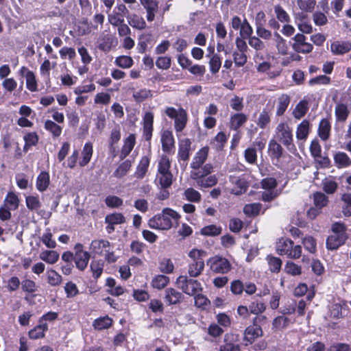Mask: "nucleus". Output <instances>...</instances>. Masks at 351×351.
Masks as SVG:
<instances>
[{"mask_svg":"<svg viewBox=\"0 0 351 351\" xmlns=\"http://www.w3.org/2000/svg\"><path fill=\"white\" fill-rule=\"evenodd\" d=\"M180 215L174 210L165 208L161 213L157 214L148 221L150 228L159 230H168L171 229L174 223H178Z\"/></svg>","mask_w":351,"mask_h":351,"instance_id":"obj_1","label":"nucleus"},{"mask_svg":"<svg viewBox=\"0 0 351 351\" xmlns=\"http://www.w3.org/2000/svg\"><path fill=\"white\" fill-rule=\"evenodd\" d=\"M208 147H204L196 152L190 164V167L193 169L190 174L192 179L207 176L212 173L213 167L211 164L207 163L203 165L208 158Z\"/></svg>","mask_w":351,"mask_h":351,"instance_id":"obj_2","label":"nucleus"},{"mask_svg":"<svg viewBox=\"0 0 351 351\" xmlns=\"http://www.w3.org/2000/svg\"><path fill=\"white\" fill-rule=\"evenodd\" d=\"M165 113L169 119L173 120L174 130L178 136V134L185 129L189 121L186 110L182 107L175 108L167 106L165 109Z\"/></svg>","mask_w":351,"mask_h":351,"instance_id":"obj_3","label":"nucleus"},{"mask_svg":"<svg viewBox=\"0 0 351 351\" xmlns=\"http://www.w3.org/2000/svg\"><path fill=\"white\" fill-rule=\"evenodd\" d=\"M206 252L202 250L193 249L189 253V257L191 261L189 264L188 273L192 278L199 276L204 269V256Z\"/></svg>","mask_w":351,"mask_h":351,"instance_id":"obj_4","label":"nucleus"},{"mask_svg":"<svg viewBox=\"0 0 351 351\" xmlns=\"http://www.w3.org/2000/svg\"><path fill=\"white\" fill-rule=\"evenodd\" d=\"M276 251L280 255H285L289 258L298 259L302 255V247L300 245H294L289 239L281 238L276 243Z\"/></svg>","mask_w":351,"mask_h":351,"instance_id":"obj_5","label":"nucleus"},{"mask_svg":"<svg viewBox=\"0 0 351 351\" xmlns=\"http://www.w3.org/2000/svg\"><path fill=\"white\" fill-rule=\"evenodd\" d=\"M275 133L276 138L289 151L293 152L296 150L293 143L292 130L287 123H280L276 128Z\"/></svg>","mask_w":351,"mask_h":351,"instance_id":"obj_6","label":"nucleus"},{"mask_svg":"<svg viewBox=\"0 0 351 351\" xmlns=\"http://www.w3.org/2000/svg\"><path fill=\"white\" fill-rule=\"evenodd\" d=\"M179 289L189 295H195L202 291V285L197 280L189 278L186 276H180L176 280Z\"/></svg>","mask_w":351,"mask_h":351,"instance_id":"obj_7","label":"nucleus"},{"mask_svg":"<svg viewBox=\"0 0 351 351\" xmlns=\"http://www.w3.org/2000/svg\"><path fill=\"white\" fill-rule=\"evenodd\" d=\"M129 14L130 12L126 5L124 3H118L113 10L108 13V20L112 26H117L124 22L125 17L128 19Z\"/></svg>","mask_w":351,"mask_h":351,"instance_id":"obj_8","label":"nucleus"},{"mask_svg":"<svg viewBox=\"0 0 351 351\" xmlns=\"http://www.w3.org/2000/svg\"><path fill=\"white\" fill-rule=\"evenodd\" d=\"M207 265L213 272L218 274H226L231 269L230 263L226 258L217 256L210 258Z\"/></svg>","mask_w":351,"mask_h":351,"instance_id":"obj_9","label":"nucleus"},{"mask_svg":"<svg viewBox=\"0 0 351 351\" xmlns=\"http://www.w3.org/2000/svg\"><path fill=\"white\" fill-rule=\"evenodd\" d=\"M265 319V316L256 317L254 319V324L248 326L244 332V340L246 342L252 343L257 337L262 336V328L256 323L258 321Z\"/></svg>","mask_w":351,"mask_h":351,"instance_id":"obj_10","label":"nucleus"},{"mask_svg":"<svg viewBox=\"0 0 351 351\" xmlns=\"http://www.w3.org/2000/svg\"><path fill=\"white\" fill-rule=\"evenodd\" d=\"M293 49L297 53H308L313 50V45L306 42V37L302 34H297L293 38Z\"/></svg>","mask_w":351,"mask_h":351,"instance_id":"obj_11","label":"nucleus"},{"mask_svg":"<svg viewBox=\"0 0 351 351\" xmlns=\"http://www.w3.org/2000/svg\"><path fill=\"white\" fill-rule=\"evenodd\" d=\"M154 113L146 112L143 117V137L149 142L154 130Z\"/></svg>","mask_w":351,"mask_h":351,"instance_id":"obj_12","label":"nucleus"},{"mask_svg":"<svg viewBox=\"0 0 351 351\" xmlns=\"http://www.w3.org/2000/svg\"><path fill=\"white\" fill-rule=\"evenodd\" d=\"M113 249L110 243L104 239L93 240L90 245V250L92 252L103 256L108 250Z\"/></svg>","mask_w":351,"mask_h":351,"instance_id":"obj_13","label":"nucleus"},{"mask_svg":"<svg viewBox=\"0 0 351 351\" xmlns=\"http://www.w3.org/2000/svg\"><path fill=\"white\" fill-rule=\"evenodd\" d=\"M162 149L164 152L171 153L175 148L173 132L169 130L162 131L160 138Z\"/></svg>","mask_w":351,"mask_h":351,"instance_id":"obj_14","label":"nucleus"},{"mask_svg":"<svg viewBox=\"0 0 351 351\" xmlns=\"http://www.w3.org/2000/svg\"><path fill=\"white\" fill-rule=\"evenodd\" d=\"M331 52L336 56H340L351 51V41L336 40L330 45Z\"/></svg>","mask_w":351,"mask_h":351,"instance_id":"obj_15","label":"nucleus"},{"mask_svg":"<svg viewBox=\"0 0 351 351\" xmlns=\"http://www.w3.org/2000/svg\"><path fill=\"white\" fill-rule=\"evenodd\" d=\"M141 3L145 9L147 21L152 22L155 19L156 14L158 10V3L156 0H140Z\"/></svg>","mask_w":351,"mask_h":351,"instance_id":"obj_16","label":"nucleus"},{"mask_svg":"<svg viewBox=\"0 0 351 351\" xmlns=\"http://www.w3.org/2000/svg\"><path fill=\"white\" fill-rule=\"evenodd\" d=\"M348 239L347 234H330L326 240V247L328 250H337L339 247L342 245Z\"/></svg>","mask_w":351,"mask_h":351,"instance_id":"obj_17","label":"nucleus"},{"mask_svg":"<svg viewBox=\"0 0 351 351\" xmlns=\"http://www.w3.org/2000/svg\"><path fill=\"white\" fill-rule=\"evenodd\" d=\"M331 124L328 119H322L318 125L317 134L320 139L326 141L330 138Z\"/></svg>","mask_w":351,"mask_h":351,"instance_id":"obj_18","label":"nucleus"},{"mask_svg":"<svg viewBox=\"0 0 351 351\" xmlns=\"http://www.w3.org/2000/svg\"><path fill=\"white\" fill-rule=\"evenodd\" d=\"M191 141L189 138H184L179 141L178 158L179 160L186 161L190 156Z\"/></svg>","mask_w":351,"mask_h":351,"instance_id":"obj_19","label":"nucleus"},{"mask_svg":"<svg viewBox=\"0 0 351 351\" xmlns=\"http://www.w3.org/2000/svg\"><path fill=\"white\" fill-rule=\"evenodd\" d=\"M184 298L182 293L173 288H168L165 290V300L169 305L180 303Z\"/></svg>","mask_w":351,"mask_h":351,"instance_id":"obj_20","label":"nucleus"},{"mask_svg":"<svg viewBox=\"0 0 351 351\" xmlns=\"http://www.w3.org/2000/svg\"><path fill=\"white\" fill-rule=\"evenodd\" d=\"M247 116L244 113H235L230 116V128L232 130L238 131L239 129L247 122Z\"/></svg>","mask_w":351,"mask_h":351,"instance_id":"obj_21","label":"nucleus"},{"mask_svg":"<svg viewBox=\"0 0 351 351\" xmlns=\"http://www.w3.org/2000/svg\"><path fill=\"white\" fill-rule=\"evenodd\" d=\"M311 131V123L307 119L303 120L296 128V138L300 141H306Z\"/></svg>","mask_w":351,"mask_h":351,"instance_id":"obj_22","label":"nucleus"},{"mask_svg":"<svg viewBox=\"0 0 351 351\" xmlns=\"http://www.w3.org/2000/svg\"><path fill=\"white\" fill-rule=\"evenodd\" d=\"M230 180L232 184H235L232 193L235 195H241L246 191L248 188V182L244 178H236L231 176Z\"/></svg>","mask_w":351,"mask_h":351,"instance_id":"obj_23","label":"nucleus"},{"mask_svg":"<svg viewBox=\"0 0 351 351\" xmlns=\"http://www.w3.org/2000/svg\"><path fill=\"white\" fill-rule=\"evenodd\" d=\"M136 144L135 135L133 134H130L125 140L124 144L122 147L120 157L121 159L128 156L133 149Z\"/></svg>","mask_w":351,"mask_h":351,"instance_id":"obj_24","label":"nucleus"},{"mask_svg":"<svg viewBox=\"0 0 351 351\" xmlns=\"http://www.w3.org/2000/svg\"><path fill=\"white\" fill-rule=\"evenodd\" d=\"M291 102L290 97L287 94L281 95L277 101L276 112L278 117L283 115Z\"/></svg>","mask_w":351,"mask_h":351,"instance_id":"obj_25","label":"nucleus"},{"mask_svg":"<svg viewBox=\"0 0 351 351\" xmlns=\"http://www.w3.org/2000/svg\"><path fill=\"white\" fill-rule=\"evenodd\" d=\"M349 110L346 104L338 103L335 106V115L336 121L345 122L349 115Z\"/></svg>","mask_w":351,"mask_h":351,"instance_id":"obj_26","label":"nucleus"},{"mask_svg":"<svg viewBox=\"0 0 351 351\" xmlns=\"http://www.w3.org/2000/svg\"><path fill=\"white\" fill-rule=\"evenodd\" d=\"M128 23L133 28L138 30H143L146 28V22L144 19L137 14H129L128 16Z\"/></svg>","mask_w":351,"mask_h":351,"instance_id":"obj_27","label":"nucleus"},{"mask_svg":"<svg viewBox=\"0 0 351 351\" xmlns=\"http://www.w3.org/2000/svg\"><path fill=\"white\" fill-rule=\"evenodd\" d=\"M48 330L47 324H40L36 326L28 332V336L31 339H38L45 337V332Z\"/></svg>","mask_w":351,"mask_h":351,"instance_id":"obj_28","label":"nucleus"},{"mask_svg":"<svg viewBox=\"0 0 351 351\" xmlns=\"http://www.w3.org/2000/svg\"><path fill=\"white\" fill-rule=\"evenodd\" d=\"M149 165V158L147 156L141 158L135 171V176L137 178H143L147 172Z\"/></svg>","mask_w":351,"mask_h":351,"instance_id":"obj_29","label":"nucleus"},{"mask_svg":"<svg viewBox=\"0 0 351 351\" xmlns=\"http://www.w3.org/2000/svg\"><path fill=\"white\" fill-rule=\"evenodd\" d=\"M336 166L339 168H345L351 165V159L344 152H339L334 156Z\"/></svg>","mask_w":351,"mask_h":351,"instance_id":"obj_30","label":"nucleus"},{"mask_svg":"<svg viewBox=\"0 0 351 351\" xmlns=\"http://www.w3.org/2000/svg\"><path fill=\"white\" fill-rule=\"evenodd\" d=\"M59 254L55 250H45L40 253L39 258L48 264L53 265L59 259Z\"/></svg>","mask_w":351,"mask_h":351,"instance_id":"obj_31","label":"nucleus"},{"mask_svg":"<svg viewBox=\"0 0 351 351\" xmlns=\"http://www.w3.org/2000/svg\"><path fill=\"white\" fill-rule=\"evenodd\" d=\"M308 110V103L305 100L300 101L293 110L292 114L296 119H300L306 115Z\"/></svg>","mask_w":351,"mask_h":351,"instance_id":"obj_32","label":"nucleus"},{"mask_svg":"<svg viewBox=\"0 0 351 351\" xmlns=\"http://www.w3.org/2000/svg\"><path fill=\"white\" fill-rule=\"evenodd\" d=\"M112 324V319L106 315L95 319L93 323V326L95 330H101L109 328Z\"/></svg>","mask_w":351,"mask_h":351,"instance_id":"obj_33","label":"nucleus"},{"mask_svg":"<svg viewBox=\"0 0 351 351\" xmlns=\"http://www.w3.org/2000/svg\"><path fill=\"white\" fill-rule=\"evenodd\" d=\"M93 145L90 143H86L82 152V158L80 161L79 165L80 167L86 166L90 160L93 156Z\"/></svg>","mask_w":351,"mask_h":351,"instance_id":"obj_34","label":"nucleus"},{"mask_svg":"<svg viewBox=\"0 0 351 351\" xmlns=\"http://www.w3.org/2000/svg\"><path fill=\"white\" fill-rule=\"evenodd\" d=\"M19 205V199L18 196L13 192H9L3 202V206L8 207L12 210H15Z\"/></svg>","mask_w":351,"mask_h":351,"instance_id":"obj_35","label":"nucleus"},{"mask_svg":"<svg viewBox=\"0 0 351 351\" xmlns=\"http://www.w3.org/2000/svg\"><path fill=\"white\" fill-rule=\"evenodd\" d=\"M90 257L89 253L75 254L74 262L76 267L80 271H84L87 267Z\"/></svg>","mask_w":351,"mask_h":351,"instance_id":"obj_36","label":"nucleus"},{"mask_svg":"<svg viewBox=\"0 0 351 351\" xmlns=\"http://www.w3.org/2000/svg\"><path fill=\"white\" fill-rule=\"evenodd\" d=\"M49 184V175L45 171H42L36 180V188L40 191H45Z\"/></svg>","mask_w":351,"mask_h":351,"instance_id":"obj_37","label":"nucleus"},{"mask_svg":"<svg viewBox=\"0 0 351 351\" xmlns=\"http://www.w3.org/2000/svg\"><path fill=\"white\" fill-rule=\"evenodd\" d=\"M314 206L322 209L326 207L328 202V197L322 192H315L313 196Z\"/></svg>","mask_w":351,"mask_h":351,"instance_id":"obj_38","label":"nucleus"},{"mask_svg":"<svg viewBox=\"0 0 351 351\" xmlns=\"http://www.w3.org/2000/svg\"><path fill=\"white\" fill-rule=\"evenodd\" d=\"M271 121V113L267 109H263L258 118L256 121L257 125L261 128L265 129L270 123Z\"/></svg>","mask_w":351,"mask_h":351,"instance_id":"obj_39","label":"nucleus"},{"mask_svg":"<svg viewBox=\"0 0 351 351\" xmlns=\"http://www.w3.org/2000/svg\"><path fill=\"white\" fill-rule=\"evenodd\" d=\"M222 228L221 226L216 225H209L202 228L200 230L202 235L206 237H216L221 233Z\"/></svg>","mask_w":351,"mask_h":351,"instance_id":"obj_40","label":"nucleus"},{"mask_svg":"<svg viewBox=\"0 0 351 351\" xmlns=\"http://www.w3.org/2000/svg\"><path fill=\"white\" fill-rule=\"evenodd\" d=\"M266 260L269 269L271 272L278 273L280 271L282 262L280 258L269 255L267 256Z\"/></svg>","mask_w":351,"mask_h":351,"instance_id":"obj_41","label":"nucleus"},{"mask_svg":"<svg viewBox=\"0 0 351 351\" xmlns=\"http://www.w3.org/2000/svg\"><path fill=\"white\" fill-rule=\"evenodd\" d=\"M195 180H197V183L199 186L205 188L213 186L217 183V178L215 175L208 177L202 176Z\"/></svg>","mask_w":351,"mask_h":351,"instance_id":"obj_42","label":"nucleus"},{"mask_svg":"<svg viewBox=\"0 0 351 351\" xmlns=\"http://www.w3.org/2000/svg\"><path fill=\"white\" fill-rule=\"evenodd\" d=\"M47 282L53 287L58 286L62 281V276L53 269H49L46 272Z\"/></svg>","mask_w":351,"mask_h":351,"instance_id":"obj_43","label":"nucleus"},{"mask_svg":"<svg viewBox=\"0 0 351 351\" xmlns=\"http://www.w3.org/2000/svg\"><path fill=\"white\" fill-rule=\"evenodd\" d=\"M282 146L275 140H271L269 143V152L273 158H280L282 155Z\"/></svg>","mask_w":351,"mask_h":351,"instance_id":"obj_44","label":"nucleus"},{"mask_svg":"<svg viewBox=\"0 0 351 351\" xmlns=\"http://www.w3.org/2000/svg\"><path fill=\"white\" fill-rule=\"evenodd\" d=\"M275 43L278 51L281 55H286L288 53L289 47L286 40L278 34L275 33Z\"/></svg>","mask_w":351,"mask_h":351,"instance_id":"obj_45","label":"nucleus"},{"mask_svg":"<svg viewBox=\"0 0 351 351\" xmlns=\"http://www.w3.org/2000/svg\"><path fill=\"white\" fill-rule=\"evenodd\" d=\"M169 282V278L165 275H157L152 280V286L157 289H162Z\"/></svg>","mask_w":351,"mask_h":351,"instance_id":"obj_46","label":"nucleus"},{"mask_svg":"<svg viewBox=\"0 0 351 351\" xmlns=\"http://www.w3.org/2000/svg\"><path fill=\"white\" fill-rule=\"evenodd\" d=\"M343 202L342 213L345 217L351 216V193H344L341 195Z\"/></svg>","mask_w":351,"mask_h":351,"instance_id":"obj_47","label":"nucleus"},{"mask_svg":"<svg viewBox=\"0 0 351 351\" xmlns=\"http://www.w3.org/2000/svg\"><path fill=\"white\" fill-rule=\"evenodd\" d=\"M45 128L46 130L51 133L53 137H58L61 135L62 128L51 120H47L45 123Z\"/></svg>","mask_w":351,"mask_h":351,"instance_id":"obj_48","label":"nucleus"},{"mask_svg":"<svg viewBox=\"0 0 351 351\" xmlns=\"http://www.w3.org/2000/svg\"><path fill=\"white\" fill-rule=\"evenodd\" d=\"M53 234L50 228H47L45 232L40 237L41 241L48 248L53 249L56 247V242L53 239Z\"/></svg>","mask_w":351,"mask_h":351,"instance_id":"obj_49","label":"nucleus"},{"mask_svg":"<svg viewBox=\"0 0 351 351\" xmlns=\"http://www.w3.org/2000/svg\"><path fill=\"white\" fill-rule=\"evenodd\" d=\"M289 319L283 315L276 317L272 323V327L275 330H282L286 328L289 324Z\"/></svg>","mask_w":351,"mask_h":351,"instance_id":"obj_50","label":"nucleus"},{"mask_svg":"<svg viewBox=\"0 0 351 351\" xmlns=\"http://www.w3.org/2000/svg\"><path fill=\"white\" fill-rule=\"evenodd\" d=\"M266 309V306L264 302L259 300L252 301L249 304V310L250 313L254 315H259L263 313Z\"/></svg>","mask_w":351,"mask_h":351,"instance_id":"obj_51","label":"nucleus"},{"mask_svg":"<svg viewBox=\"0 0 351 351\" xmlns=\"http://www.w3.org/2000/svg\"><path fill=\"white\" fill-rule=\"evenodd\" d=\"M23 139L25 142L23 148L25 152H27L30 147L36 145L38 141V137L36 132L27 133L24 136Z\"/></svg>","mask_w":351,"mask_h":351,"instance_id":"obj_52","label":"nucleus"},{"mask_svg":"<svg viewBox=\"0 0 351 351\" xmlns=\"http://www.w3.org/2000/svg\"><path fill=\"white\" fill-rule=\"evenodd\" d=\"M114 62L116 65L123 69H129L134 64L132 58L128 56H120L117 57Z\"/></svg>","mask_w":351,"mask_h":351,"instance_id":"obj_53","label":"nucleus"},{"mask_svg":"<svg viewBox=\"0 0 351 351\" xmlns=\"http://www.w3.org/2000/svg\"><path fill=\"white\" fill-rule=\"evenodd\" d=\"M297 4L302 12H311L316 5V0H297Z\"/></svg>","mask_w":351,"mask_h":351,"instance_id":"obj_54","label":"nucleus"},{"mask_svg":"<svg viewBox=\"0 0 351 351\" xmlns=\"http://www.w3.org/2000/svg\"><path fill=\"white\" fill-rule=\"evenodd\" d=\"M131 167V162L127 160L123 162L114 171L113 175L114 177L121 178L123 177L128 172Z\"/></svg>","mask_w":351,"mask_h":351,"instance_id":"obj_55","label":"nucleus"},{"mask_svg":"<svg viewBox=\"0 0 351 351\" xmlns=\"http://www.w3.org/2000/svg\"><path fill=\"white\" fill-rule=\"evenodd\" d=\"M171 162L169 158L166 156H162L158 162V173H170Z\"/></svg>","mask_w":351,"mask_h":351,"instance_id":"obj_56","label":"nucleus"},{"mask_svg":"<svg viewBox=\"0 0 351 351\" xmlns=\"http://www.w3.org/2000/svg\"><path fill=\"white\" fill-rule=\"evenodd\" d=\"M159 269L165 274H171L173 271L174 265L169 258L162 259L159 264Z\"/></svg>","mask_w":351,"mask_h":351,"instance_id":"obj_57","label":"nucleus"},{"mask_svg":"<svg viewBox=\"0 0 351 351\" xmlns=\"http://www.w3.org/2000/svg\"><path fill=\"white\" fill-rule=\"evenodd\" d=\"M108 224H121L125 222V217L121 213L108 215L105 219Z\"/></svg>","mask_w":351,"mask_h":351,"instance_id":"obj_58","label":"nucleus"},{"mask_svg":"<svg viewBox=\"0 0 351 351\" xmlns=\"http://www.w3.org/2000/svg\"><path fill=\"white\" fill-rule=\"evenodd\" d=\"M274 12L277 19L280 22L289 23L290 21V17L288 13L280 5H277L274 7Z\"/></svg>","mask_w":351,"mask_h":351,"instance_id":"obj_59","label":"nucleus"},{"mask_svg":"<svg viewBox=\"0 0 351 351\" xmlns=\"http://www.w3.org/2000/svg\"><path fill=\"white\" fill-rule=\"evenodd\" d=\"M90 267L94 278L97 279L101 276L104 269L103 263L98 261H93L90 263Z\"/></svg>","mask_w":351,"mask_h":351,"instance_id":"obj_60","label":"nucleus"},{"mask_svg":"<svg viewBox=\"0 0 351 351\" xmlns=\"http://www.w3.org/2000/svg\"><path fill=\"white\" fill-rule=\"evenodd\" d=\"M302 244L304 248L310 253H315L317 249V243L315 239L312 237H306L302 240Z\"/></svg>","mask_w":351,"mask_h":351,"instance_id":"obj_61","label":"nucleus"},{"mask_svg":"<svg viewBox=\"0 0 351 351\" xmlns=\"http://www.w3.org/2000/svg\"><path fill=\"white\" fill-rule=\"evenodd\" d=\"M261 208V204L259 203H252L246 204L243 208V212L245 215L252 216L258 215Z\"/></svg>","mask_w":351,"mask_h":351,"instance_id":"obj_62","label":"nucleus"},{"mask_svg":"<svg viewBox=\"0 0 351 351\" xmlns=\"http://www.w3.org/2000/svg\"><path fill=\"white\" fill-rule=\"evenodd\" d=\"M210 70L212 73H217L221 68V61L220 57L217 54H214L209 61Z\"/></svg>","mask_w":351,"mask_h":351,"instance_id":"obj_63","label":"nucleus"},{"mask_svg":"<svg viewBox=\"0 0 351 351\" xmlns=\"http://www.w3.org/2000/svg\"><path fill=\"white\" fill-rule=\"evenodd\" d=\"M186 199L190 202H197L201 199L200 193L193 188H189L184 191Z\"/></svg>","mask_w":351,"mask_h":351,"instance_id":"obj_64","label":"nucleus"}]
</instances>
